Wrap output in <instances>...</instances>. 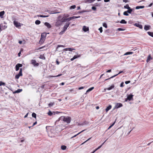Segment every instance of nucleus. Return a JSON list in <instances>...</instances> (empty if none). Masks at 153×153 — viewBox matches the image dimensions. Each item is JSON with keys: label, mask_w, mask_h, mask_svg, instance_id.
Listing matches in <instances>:
<instances>
[{"label": "nucleus", "mask_w": 153, "mask_h": 153, "mask_svg": "<svg viewBox=\"0 0 153 153\" xmlns=\"http://www.w3.org/2000/svg\"><path fill=\"white\" fill-rule=\"evenodd\" d=\"M31 63L35 67L38 66L39 65V63L36 62V60L34 59H32L31 60Z\"/></svg>", "instance_id": "nucleus-1"}, {"label": "nucleus", "mask_w": 153, "mask_h": 153, "mask_svg": "<svg viewBox=\"0 0 153 153\" xmlns=\"http://www.w3.org/2000/svg\"><path fill=\"white\" fill-rule=\"evenodd\" d=\"M71 117L68 116L65 117L64 120V122H66L67 123H69L71 121Z\"/></svg>", "instance_id": "nucleus-2"}, {"label": "nucleus", "mask_w": 153, "mask_h": 153, "mask_svg": "<svg viewBox=\"0 0 153 153\" xmlns=\"http://www.w3.org/2000/svg\"><path fill=\"white\" fill-rule=\"evenodd\" d=\"M123 106V104L120 103H117L115 106L114 108H118Z\"/></svg>", "instance_id": "nucleus-3"}, {"label": "nucleus", "mask_w": 153, "mask_h": 153, "mask_svg": "<svg viewBox=\"0 0 153 153\" xmlns=\"http://www.w3.org/2000/svg\"><path fill=\"white\" fill-rule=\"evenodd\" d=\"M70 24V23L69 22H66L65 25L63 27V30L66 31L67 28L68 27Z\"/></svg>", "instance_id": "nucleus-4"}, {"label": "nucleus", "mask_w": 153, "mask_h": 153, "mask_svg": "<svg viewBox=\"0 0 153 153\" xmlns=\"http://www.w3.org/2000/svg\"><path fill=\"white\" fill-rule=\"evenodd\" d=\"M134 95L131 94H130L129 95H128L127 96V99H128L129 101L133 100V97Z\"/></svg>", "instance_id": "nucleus-5"}, {"label": "nucleus", "mask_w": 153, "mask_h": 153, "mask_svg": "<svg viewBox=\"0 0 153 153\" xmlns=\"http://www.w3.org/2000/svg\"><path fill=\"white\" fill-rule=\"evenodd\" d=\"M13 24L15 26L17 27H18L20 26H21V25H20V23H18L17 22L14 21L13 22Z\"/></svg>", "instance_id": "nucleus-6"}, {"label": "nucleus", "mask_w": 153, "mask_h": 153, "mask_svg": "<svg viewBox=\"0 0 153 153\" xmlns=\"http://www.w3.org/2000/svg\"><path fill=\"white\" fill-rule=\"evenodd\" d=\"M123 72H124V71H120L119 72V73L118 74H116V75H114V76H111V77H110V78H108V79H106L105 80H108L109 79H110L112 78H113V77H115V76H117V75H118L119 74H120L121 73H123Z\"/></svg>", "instance_id": "nucleus-7"}, {"label": "nucleus", "mask_w": 153, "mask_h": 153, "mask_svg": "<svg viewBox=\"0 0 153 153\" xmlns=\"http://www.w3.org/2000/svg\"><path fill=\"white\" fill-rule=\"evenodd\" d=\"M62 24V22L60 20H59L57 21L55 24V25L57 27H59Z\"/></svg>", "instance_id": "nucleus-8"}, {"label": "nucleus", "mask_w": 153, "mask_h": 153, "mask_svg": "<svg viewBox=\"0 0 153 153\" xmlns=\"http://www.w3.org/2000/svg\"><path fill=\"white\" fill-rule=\"evenodd\" d=\"M134 25L137 27H139L140 29L143 28V26L139 24V23H136Z\"/></svg>", "instance_id": "nucleus-9"}, {"label": "nucleus", "mask_w": 153, "mask_h": 153, "mask_svg": "<svg viewBox=\"0 0 153 153\" xmlns=\"http://www.w3.org/2000/svg\"><path fill=\"white\" fill-rule=\"evenodd\" d=\"M45 25L48 28H50L51 27V25L48 22H45L44 23Z\"/></svg>", "instance_id": "nucleus-10"}, {"label": "nucleus", "mask_w": 153, "mask_h": 153, "mask_svg": "<svg viewBox=\"0 0 153 153\" xmlns=\"http://www.w3.org/2000/svg\"><path fill=\"white\" fill-rule=\"evenodd\" d=\"M68 16L69 15H68L67 16H65V17H63L61 20H60V21L62 23L66 22V17H68Z\"/></svg>", "instance_id": "nucleus-11"}, {"label": "nucleus", "mask_w": 153, "mask_h": 153, "mask_svg": "<svg viewBox=\"0 0 153 153\" xmlns=\"http://www.w3.org/2000/svg\"><path fill=\"white\" fill-rule=\"evenodd\" d=\"M46 36V33H43L41 34V38L42 39H45V38Z\"/></svg>", "instance_id": "nucleus-12"}, {"label": "nucleus", "mask_w": 153, "mask_h": 153, "mask_svg": "<svg viewBox=\"0 0 153 153\" xmlns=\"http://www.w3.org/2000/svg\"><path fill=\"white\" fill-rule=\"evenodd\" d=\"M82 29L84 32H86L89 30V28L84 26L83 27Z\"/></svg>", "instance_id": "nucleus-13"}, {"label": "nucleus", "mask_w": 153, "mask_h": 153, "mask_svg": "<svg viewBox=\"0 0 153 153\" xmlns=\"http://www.w3.org/2000/svg\"><path fill=\"white\" fill-rule=\"evenodd\" d=\"M150 26L149 25H145L144 27V29L146 30H147L150 29Z\"/></svg>", "instance_id": "nucleus-14"}, {"label": "nucleus", "mask_w": 153, "mask_h": 153, "mask_svg": "<svg viewBox=\"0 0 153 153\" xmlns=\"http://www.w3.org/2000/svg\"><path fill=\"white\" fill-rule=\"evenodd\" d=\"M75 50V49L74 48H67L64 49L63 50L65 51H72L73 50Z\"/></svg>", "instance_id": "nucleus-15"}, {"label": "nucleus", "mask_w": 153, "mask_h": 153, "mask_svg": "<svg viewBox=\"0 0 153 153\" xmlns=\"http://www.w3.org/2000/svg\"><path fill=\"white\" fill-rule=\"evenodd\" d=\"M112 106L111 105H109L106 108L105 110L106 112H107L109 110H110Z\"/></svg>", "instance_id": "nucleus-16"}, {"label": "nucleus", "mask_w": 153, "mask_h": 153, "mask_svg": "<svg viewBox=\"0 0 153 153\" xmlns=\"http://www.w3.org/2000/svg\"><path fill=\"white\" fill-rule=\"evenodd\" d=\"M5 13L4 11H2L0 12V17L1 18H3V15Z\"/></svg>", "instance_id": "nucleus-17"}, {"label": "nucleus", "mask_w": 153, "mask_h": 153, "mask_svg": "<svg viewBox=\"0 0 153 153\" xmlns=\"http://www.w3.org/2000/svg\"><path fill=\"white\" fill-rule=\"evenodd\" d=\"M22 91V89H18L17 90L14 91L13 92V94H15L16 93H19L21 92Z\"/></svg>", "instance_id": "nucleus-18"}, {"label": "nucleus", "mask_w": 153, "mask_h": 153, "mask_svg": "<svg viewBox=\"0 0 153 153\" xmlns=\"http://www.w3.org/2000/svg\"><path fill=\"white\" fill-rule=\"evenodd\" d=\"M91 10H83L82 11H79L78 12V13H82L84 12H89L91 11Z\"/></svg>", "instance_id": "nucleus-19"}, {"label": "nucleus", "mask_w": 153, "mask_h": 153, "mask_svg": "<svg viewBox=\"0 0 153 153\" xmlns=\"http://www.w3.org/2000/svg\"><path fill=\"white\" fill-rule=\"evenodd\" d=\"M144 7L145 6H136L135 7V9H143Z\"/></svg>", "instance_id": "nucleus-20"}, {"label": "nucleus", "mask_w": 153, "mask_h": 153, "mask_svg": "<svg viewBox=\"0 0 153 153\" xmlns=\"http://www.w3.org/2000/svg\"><path fill=\"white\" fill-rule=\"evenodd\" d=\"M49 16V15H37V16L39 17H41L45 18V17H48Z\"/></svg>", "instance_id": "nucleus-21"}, {"label": "nucleus", "mask_w": 153, "mask_h": 153, "mask_svg": "<svg viewBox=\"0 0 153 153\" xmlns=\"http://www.w3.org/2000/svg\"><path fill=\"white\" fill-rule=\"evenodd\" d=\"M128 10H127V12H128V13L131 14V13L133 11V10H134L133 9H132L131 7H130L129 9H128Z\"/></svg>", "instance_id": "nucleus-22"}, {"label": "nucleus", "mask_w": 153, "mask_h": 153, "mask_svg": "<svg viewBox=\"0 0 153 153\" xmlns=\"http://www.w3.org/2000/svg\"><path fill=\"white\" fill-rule=\"evenodd\" d=\"M45 40V39L40 38V40L39 42V44H42L44 42Z\"/></svg>", "instance_id": "nucleus-23"}, {"label": "nucleus", "mask_w": 153, "mask_h": 153, "mask_svg": "<svg viewBox=\"0 0 153 153\" xmlns=\"http://www.w3.org/2000/svg\"><path fill=\"white\" fill-rule=\"evenodd\" d=\"M85 130H83L82 131L80 132H79V133H78L77 134H76L74 136L71 137V139H72L74 137H76L77 135H78L80 133H81V132H82L83 131H85Z\"/></svg>", "instance_id": "nucleus-24"}, {"label": "nucleus", "mask_w": 153, "mask_h": 153, "mask_svg": "<svg viewBox=\"0 0 153 153\" xmlns=\"http://www.w3.org/2000/svg\"><path fill=\"white\" fill-rule=\"evenodd\" d=\"M95 0H87L85 1V3H91Z\"/></svg>", "instance_id": "nucleus-25"}, {"label": "nucleus", "mask_w": 153, "mask_h": 153, "mask_svg": "<svg viewBox=\"0 0 153 153\" xmlns=\"http://www.w3.org/2000/svg\"><path fill=\"white\" fill-rule=\"evenodd\" d=\"M152 58L151 57V56H150V55H149L148 56L147 59L146 60V62H148L151 59H152Z\"/></svg>", "instance_id": "nucleus-26"}, {"label": "nucleus", "mask_w": 153, "mask_h": 153, "mask_svg": "<svg viewBox=\"0 0 153 153\" xmlns=\"http://www.w3.org/2000/svg\"><path fill=\"white\" fill-rule=\"evenodd\" d=\"M114 85H111L110 87L107 88L106 89L108 90H110L112 89L113 88H114Z\"/></svg>", "instance_id": "nucleus-27"}, {"label": "nucleus", "mask_w": 153, "mask_h": 153, "mask_svg": "<svg viewBox=\"0 0 153 153\" xmlns=\"http://www.w3.org/2000/svg\"><path fill=\"white\" fill-rule=\"evenodd\" d=\"M94 87H92L91 88H89L86 91V93H88L92 90H93L94 89Z\"/></svg>", "instance_id": "nucleus-28"}, {"label": "nucleus", "mask_w": 153, "mask_h": 153, "mask_svg": "<svg viewBox=\"0 0 153 153\" xmlns=\"http://www.w3.org/2000/svg\"><path fill=\"white\" fill-rule=\"evenodd\" d=\"M65 116H61L59 118V120H61L64 121L65 119Z\"/></svg>", "instance_id": "nucleus-29"}, {"label": "nucleus", "mask_w": 153, "mask_h": 153, "mask_svg": "<svg viewBox=\"0 0 153 153\" xmlns=\"http://www.w3.org/2000/svg\"><path fill=\"white\" fill-rule=\"evenodd\" d=\"M120 22L121 24H126L127 22L124 19H122Z\"/></svg>", "instance_id": "nucleus-30"}, {"label": "nucleus", "mask_w": 153, "mask_h": 153, "mask_svg": "<svg viewBox=\"0 0 153 153\" xmlns=\"http://www.w3.org/2000/svg\"><path fill=\"white\" fill-rule=\"evenodd\" d=\"M133 53V52H126L125 54H124V55H128L129 54H131Z\"/></svg>", "instance_id": "nucleus-31"}, {"label": "nucleus", "mask_w": 153, "mask_h": 153, "mask_svg": "<svg viewBox=\"0 0 153 153\" xmlns=\"http://www.w3.org/2000/svg\"><path fill=\"white\" fill-rule=\"evenodd\" d=\"M147 33L150 36H151L152 37H153V32H147Z\"/></svg>", "instance_id": "nucleus-32"}, {"label": "nucleus", "mask_w": 153, "mask_h": 153, "mask_svg": "<svg viewBox=\"0 0 153 153\" xmlns=\"http://www.w3.org/2000/svg\"><path fill=\"white\" fill-rule=\"evenodd\" d=\"M41 23V22L39 20H36L35 22V23L37 25H39Z\"/></svg>", "instance_id": "nucleus-33"}, {"label": "nucleus", "mask_w": 153, "mask_h": 153, "mask_svg": "<svg viewBox=\"0 0 153 153\" xmlns=\"http://www.w3.org/2000/svg\"><path fill=\"white\" fill-rule=\"evenodd\" d=\"M32 116L33 117L36 118V114L34 112L32 114Z\"/></svg>", "instance_id": "nucleus-34"}, {"label": "nucleus", "mask_w": 153, "mask_h": 153, "mask_svg": "<svg viewBox=\"0 0 153 153\" xmlns=\"http://www.w3.org/2000/svg\"><path fill=\"white\" fill-rule=\"evenodd\" d=\"M66 148V146H65V145H62V146H61V149L62 150H64Z\"/></svg>", "instance_id": "nucleus-35"}, {"label": "nucleus", "mask_w": 153, "mask_h": 153, "mask_svg": "<svg viewBox=\"0 0 153 153\" xmlns=\"http://www.w3.org/2000/svg\"><path fill=\"white\" fill-rule=\"evenodd\" d=\"M124 8L127 9H129L130 7H129L128 4H126V5L124 6Z\"/></svg>", "instance_id": "nucleus-36"}, {"label": "nucleus", "mask_w": 153, "mask_h": 153, "mask_svg": "<svg viewBox=\"0 0 153 153\" xmlns=\"http://www.w3.org/2000/svg\"><path fill=\"white\" fill-rule=\"evenodd\" d=\"M128 13L127 12V11H126L124 12L123 14L125 16H128L129 15Z\"/></svg>", "instance_id": "nucleus-37"}, {"label": "nucleus", "mask_w": 153, "mask_h": 153, "mask_svg": "<svg viewBox=\"0 0 153 153\" xmlns=\"http://www.w3.org/2000/svg\"><path fill=\"white\" fill-rule=\"evenodd\" d=\"M19 69V67L18 66L17 64L15 66V69L16 71H18Z\"/></svg>", "instance_id": "nucleus-38"}, {"label": "nucleus", "mask_w": 153, "mask_h": 153, "mask_svg": "<svg viewBox=\"0 0 153 153\" xmlns=\"http://www.w3.org/2000/svg\"><path fill=\"white\" fill-rule=\"evenodd\" d=\"M62 75V74H58V75H57V76H50L49 77H58V76H61V75Z\"/></svg>", "instance_id": "nucleus-39"}, {"label": "nucleus", "mask_w": 153, "mask_h": 153, "mask_svg": "<svg viewBox=\"0 0 153 153\" xmlns=\"http://www.w3.org/2000/svg\"><path fill=\"white\" fill-rule=\"evenodd\" d=\"M54 102H51L48 104V106L49 107H51L54 104Z\"/></svg>", "instance_id": "nucleus-40"}, {"label": "nucleus", "mask_w": 153, "mask_h": 153, "mask_svg": "<svg viewBox=\"0 0 153 153\" xmlns=\"http://www.w3.org/2000/svg\"><path fill=\"white\" fill-rule=\"evenodd\" d=\"M80 55H74L73 57L74 58V59H75L80 57Z\"/></svg>", "instance_id": "nucleus-41"}, {"label": "nucleus", "mask_w": 153, "mask_h": 153, "mask_svg": "<svg viewBox=\"0 0 153 153\" xmlns=\"http://www.w3.org/2000/svg\"><path fill=\"white\" fill-rule=\"evenodd\" d=\"M65 46L63 45H58L57 46V47L56 48V50H57V49L59 47H64Z\"/></svg>", "instance_id": "nucleus-42"}, {"label": "nucleus", "mask_w": 153, "mask_h": 153, "mask_svg": "<svg viewBox=\"0 0 153 153\" xmlns=\"http://www.w3.org/2000/svg\"><path fill=\"white\" fill-rule=\"evenodd\" d=\"M108 140V139H107V140H106L100 146H99L97 149H97V150L100 149V148L102 146V145L104 144V143L106 141Z\"/></svg>", "instance_id": "nucleus-43"}, {"label": "nucleus", "mask_w": 153, "mask_h": 153, "mask_svg": "<svg viewBox=\"0 0 153 153\" xmlns=\"http://www.w3.org/2000/svg\"><path fill=\"white\" fill-rule=\"evenodd\" d=\"M65 31L64 30L62 29V30L59 33V34L60 35H62V34H63L65 32Z\"/></svg>", "instance_id": "nucleus-44"}, {"label": "nucleus", "mask_w": 153, "mask_h": 153, "mask_svg": "<svg viewBox=\"0 0 153 153\" xmlns=\"http://www.w3.org/2000/svg\"><path fill=\"white\" fill-rule=\"evenodd\" d=\"M71 19H74L76 18H79L80 17V16H73L72 17H71Z\"/></svg>", "instance_id": "nucleus-45"}, {"label": "nucleus", "mask_w": 153, "mask_h": 153, "mask_svg": "<svg viewBox=\"0 0 153 153\" xmlns=\"http://www.w3.org/2000/svg\"><path fill=\"white\" fill-rule=\"evenodd\" d=\"M53 114V113L51 111H49L48 113V115L51 116Z\"/></svg>", "instance_id": "nucleus-46"}, {"label": "nucleus", "mask_w": 153, "mask_h": 153, "mask_svg": "<svg viewBox=\"0 0 153 153\" xmlns=\"http://www.w3.org/2000/svg\"><path fill=\"white\" fill-rule=\"evenodd\" d=\"M5 83L4 82H3L2 81L0 82V86L1 85H5Z\"/></svg>", "instance_id": "nucleus-47"}, {"label": "nucleus", "mask_w": 153, "mask_h": 153, "mask_svg": "<svg viewBox=\"0 0 153 153\" xmlns=\"http://www.w3.org/2000/svg\"><path fill=\"white\" fill-rule=\"evenodd\" d=\"M76 7L75 5H73L71 6L70 7V9H74Z\"/></svg>", "instance_id": "nucleus-48"}, {"label": "nucleus", "mask_w": 153, "mask_h": 153, "mask_svg": "<svg viewBox=\"0 0 153 153\" xmlns=\"http://www.w3.org/2000/svg\"><path fill=\"white\" fill-rule=\"evenodd\" d=\"M3 30H4L7 27V26L6 25L1 26Z\"/></svg>", "instance_id": "nucleus-49"}, {"label": "nucleus", "mask_w": 153, "mask_h": 153, "mask_svg": "<svg viewBox=\"0 0 153 153\" xmlns=\"http://www.w3.org/2000/svg\"><path fill=\"white\" fill-rule=\"evenodd\" d=\"M103 26L104 27L106 28L107 27V24L106 23H104L103 24Z\"/></svg>", "instance_id": "nucleus-50"}, {"label": "nucleus", "mask_w": 153, "mask_h": 153, "mask_svg": "<svg viewBox=\"0 0 153 153\" xmlns=\"http://www.w3.org/2000/svg\"><path fill=\"white\" fill-rule=\"evenodd\" d=\"M39 58L40 59H45V57L42 55H41L40 56Z\"/></svg>", "instance_id": "nucleus-51"}, {"label": "nucleus", "mask_w": 153, "mask_h": 153, "mask_svg": "<svg viewBox=\"0 0 153 153\" xmlns=\"http://www.w3.org/2000/svg\"><path fill=\"white\" fill-rule=\"evenodd\" d=\"M71 19H71V17H70L68 18H66V22H68Z\"/></svg>", "instance_id": "nucleus-52"}, {"label": "nucleus", "mask_w": 153, "mask_h": 153, "mask_svg": "<svg viewBox=\"0 0 153 153\" xmlns=\"http://www.w3.org/2000/svg\"><path fill=\"white\" fill-rule=\"evenodd\" d=\"M102 27H101L99 28V30H100V33H101L102 32Z\"/></svg>", "instance_id": "nucleus-53"}, {"label": "nucleus", "mask_w": 153, "mask_h": 153, "mask_svg": "<svg viewBox=\"0 0 153 153\" xmlns=\"http://www.w3.org/2000/svg\"><path fill=\"white\" fill-rule=\"evenodd\" d=\"M53 113L54 115H55V114H58L59 113H60L61 112L58 111H56L53 112Z\"/></svg>", "instance_id": "nucleus-54"}, {"label": "nucleus", "mask_w": 153, "mask_h": 153, "mask_svg": "<svg viewBox=\"0 0 153 153\" xmlns=\"http://www.w3.org/2000/svg\"><path fill=\"white\" fill-rule=\"evenodd\" d=\"M91 9L92 10H96V8L95 6H93L92 7Z\"/></svg>", "instance_id": "nucleus-55"}, {"label": "nucleus", "mask_w": 153, "mask_h": 153, "mask_svg": "<svg viewBox=\"0 0 153 153\" xmlns=\"http://www.w3.org/2000/svg\"><path fill=\"white\" fill-rule=\"evenodd\" d=\"M17 65H18V66L19 67H22V64H20V63H18L17 64Z\"/></svg>", "instance_id": "nucleus-56"}, {"label": "nucleus", "mask_w": 153, "mask_h": 153, "mask_svg": "<svg viewBox=\"0 0 153 153\" xmlns=\"http://www.w3.org/2000/svg\"><path fill=\"white\" fill-rule=\"evenodd\" d=\"M117 30L118 31H123L124 30V29L121 28H119L117 29Z\"/></svg>", "instance_id": "nucleus-57"}, {"label": "nucleus", "mask_w": 153, "mask_h": 153, "mask_svg": "<svg viewBox=\"0 0 153 153\" xmlns=\"http://www.w3.org/2000/svg\"><path fill=\"white\" fill-rule=\"evenodd\" d=\"M124 86V82H122L120 85V87H123Z\"/></svg>", "instance_id": "nucleus-58"}, {"label": "nucleus", "mask_w": 153, "mask_h": 153, "mask_svg": "<svg viewBox=\"0 0 153 153\" xmlns=\"http://www.w3.org/2000/svg\"><path fill=\"white\" fill-rule=\"evenodd\" d=\"M47 12H48L49 14H53V13H51L50 12V11L49 10H47V11H46Z\"/></svg>", "instance_id": "nucleus-59"}, {"label": "nucleus", "mask_w": 153, "mask_h": 153, "mask_svg": "<svg viewBox=\"0 0 153 153\" xmlns=\"http://www.w3.org/2000/svg\"><path fill=\"white\" fill-rule=\"evenodd\" d=\"M20 76H19V75H18L17 74L16 75V76H15V78L16 79H18L19 77Z\"/></svg>", "instance_id": "nucleus-60"}, {"label": "nucleus", "mask_w": 153, "mask_h": 153, "mask_svg": "<svg viewBox=\"0 0 153 153\" xmlns=\"http://www.w3.org/2000/svg\"><path fill=\"white\" fill-rule=\"evenodd\" d=\"M91 137H90L89 138H88V140H86L83 143H82V144H84V143H86V142H87V141H88V140H89L91 139Z\"/></svg>", "instance_id": "nucleus-61"}, {"label": "nucleus", "mask_w": 153, "mask_h": 153, "mask_svg": "<svg viewBox=\"0 0 153 153\" xmlns=\"http://www.w3.org/2000/svg\"><path fill=\"white\" fill-rule=\"evenodd\" d=\"M130 82V81H127L125 82V83L126 84H127Z\"/></svg>", "instance_id": "nucleus-62"}, {"label": "nucleus", "mask_w": 153, "mask_h": 153, "mask_svg": "<svg viewBox=\"0 0 153 153\" xmlns=\"http://www.w3.org/2000/svg\"><path fill=\"white\" fill-rule=\"evenodd\" d=\"M17 74L19 76H21L22 75V73H21L20 72H19V73Z\"/></svg>", "instance_id": "nucleus-63"}, {"label": "nucleus", "mask_w": 153, "mask_h": 153, "mask_svg": "<svg viewBox=\"0 0 153 153\" xmlns=\"http://www.w3.org/2000/svg\"><path fill=\"white\" fill-rule=\"evenodd\" d=\"M56 64L58 65H59V64L60 62H59L58 59H57L56 60Z\"/></svg>", "instance_id": "nucleus-64"}]
</instances>
